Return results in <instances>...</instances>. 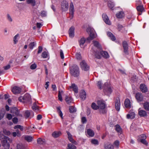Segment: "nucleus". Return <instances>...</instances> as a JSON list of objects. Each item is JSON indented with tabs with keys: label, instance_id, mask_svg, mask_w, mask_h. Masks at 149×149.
I'll return each mask as SVG.
<instances>
[{
	"label": "nucleus",
	"instance_id": "f257e3e1",
	"mask_svg": "<svg viewBox=\"0 0 149 149\" xmlns=\"http://www.w3.org/2000/svg\"><path fill=\"white\" fill-rule=\"evenodd\" d=\"M71 75L75 77H78L79 74V68L78 66L74 65L71 66L70 69Z\"/></svg>",
	"mask_w": 149,
	"mask_h": 149
},
{
	"label": "nucleus",
	"instance_id": "f03ea898",
	"mask_svg": "<svg viewBox=\"0 0 149 149\" xmlns=\"http://www.w3.org/2000/svg\"><path fill=\"white\" fill-rule=\"evenodd\" d=\"M1 143L2 146L5 149H9L10 147L9 143H11L12 140L8 137L3 136L1 139Z\"/></svg>",
	"mask_w": 149,
	"mask_h": 149
},
{
	"label": "nucleus",
	"instance_id": "7ed1b4c3",
	"mask_svg": "<svg viewBox=\"0 0 149 149\" xmlns=\"http://www.w3.org/2000/svg\"><path fill=\"white\" fill-rule=\"evenodd\" d=\"M18 99L21 102L26 103L30 100L31 97L29 94L26 93L23 96H20L19 97Z\"/></svg>",
	"mask_w": 149,
	"mask_h": 149
},
{
	"label": "nucleus",
	"instance_id": "20e7f679",
	"mask_svg": "<svg viewBox=\"0 0 149 149\" xmlns=\"http://www.w3.org/2000/svg\"><path fill=\"white\" fill-rule=\"evenodd\" d=\"M80 65L81 69L85 71H87L89 69V66L84 60H82L80 62Z\"/></svg>",
	"mask_w": 149,
	"mask_h": 149
},
{
	"label": "nucleus",
	"instance_id": "39448f33",
	"mask_svg": "<svg viewBox=\"0 0 149 149\" xmlns=\"http://www.w3.org/2000/svg\"><path fill=\"white\" fill-rule=\"evenodd\" d=\"M10 112L13 115V116L22 117V114L19 113V110L16 107H13L11 109Z\"/></svg>",
	"mask_w": 149,
	"mask_h": 149
},
{
	"label": "nucleus",
	"instance_id": "423d86ee",
	"mask_svg": "<svg viewBox=\"0 0 149 149\" xmlns=\"http://www.w3.org/2000/svg\"><path fill=\"white\" fill-rule=\"evenodd\" d=\"M61 9L63 11H65L68 10V4L65 0H63L61 3Z\"/></svg>",
	"mask_w": 149,
	"mask_h": 149
},
{
	"label": "nucleus",
	"instance_id": "0eeeda50",
	"mask_svg": "<svg viewBox=\"0 0 149 149\" xmlns=\"http://www.w3.org/2000/svg\"><path fill=\"white\" fill-rule=\"evenodd\" d=\"M70 19H72L73 17L74 10L73 4L72 2H71L70 6Z\"/></svg>",
	"mask_w": 149,
	"mask_h": 149
},
{
	"label": "nucleus",
	"instance_id": "6e6552de",
	"mask_svg": "<svg viewBox=\"0 0 149 149\" xmlns=\"http://www.w3.org/2000/svg\"><path fill=\"white\" fill-rule=\"evenodd\" d=\"M104 90L105 92H106L109 94H110L112 91L110 85L109 84L107 83H106L104 84Z\"/></svg>",
	"mask_w": 149,
	"mask_h": 149
},
{
	"label": "nucleus",
	"instance_id": "1a4fd4ad",
	"mask_svg": "<svg viewBox=\"0 0 149 149\" xmlns=\"http://www.w3.org/2000/svg\"><path fill=\"white\" fill-rule=\"evenodd\" d=\"M138 114L141 117H145L147 116V112L143 109L139 108L138 110Z\"/></svg>",
	"mask_w": 149,
	"mask_h": 149
},
{
	"label": "nucleus",
	"instance_id": "9d476101",
	"mask_svg": "<svg viewBox=\"0 0 149 149\" xmlns=\"http://www.w3.org/2000/svg\"><path fill=\"white\" fill-rule=\"evenodd\" d=\"M103 19L105 22L107 24L110 25L111 23L110 21L107 16L105 14H103L102 15Z\"/></svg>",
	"mask_w": 149,
	"mask_h": 149
},
{
	"label": "nucleus",
	"instance_id": "9b49d317",
	"mask_svg": "<svg viewBox=\"0 0 149 149\" xmlns=\"http://www.w3.org/2000/svg\"><path fill=\"white\" fill-rule=\"evenodd\" d=\"M123 45L124 49V52L126 54H128V45L127 42L126 41H124L123 43Z\"/></svg>",
	"mask_w": 149,
	"mask_h": 149
},
{
	"label": "nucleus",
	"instance_id": "f8f14e48",
	"mask_svg": "<svg viewBox=\"0 0 149 149\" xmlns=\"http://www.w3.org/2000/svg\"><path fill=\"white\" fill-rule=\"evenodd\" d=\"M97 104L99 107V108L101 109H104L105 108L106 105L103 101L98 100L97 102Z\"/></svg>",
	"mask_w": 149,
	"mask_h": 149
},
{
	"label": "nucleus",
	"instance_id": "ddd939ff",
	"mask_svg": "<svg viewBox=\"0 0 149 149\" xmlns=\"http://www.w3.org/2000/svg\"><path fill=\"white\" fill-rule=\"evenodd\" d=\"M21 91V89L17 86H15L12 89V91L14 94L19 93Z\"/></svg>",
	"mask_w": 149,
	"mask_h": 149
},
{
	"label": "nucleus",
	"instance_id": "4468645a",
	"mask_svg": "<svg viewBox=\"0 0 149 149\" xmlns=\"http://www.w3.org/2000/svg\"><path fill=\"white\" fill-rule=\"evenodd\" d=\"M74 28L73 26L70 27L69 30V34L70 37L72 38L74 36Z\"/></svg>",
	"mask_w": 149,
	"mask_h": 149
},
{
	"label": "nucleus",
	"instance_id": "2eb2a0df",
	"mask_svg": "<svg viewBox=\"0 0 149 149\" xmlns=\"http://www.w3.org/2000/svg\"><path fill=\"white\" fill-rule=\"evenodd\" d=\"M136 98L138 102H140L143 100V97L142 94L139 93H136Z\"/></svg>",
	"mask_w": 149,
	"mask_h": 149
},
{
	"label": "nucleus",
	"instance_id": "dca6fc26",
	"mask_svg": "<svg viewBox=\"0 0 149 149\" xmlns=\"http://www.w3.org/2000/svg\"><path fill=\"white\" fill-rule=\"evenodd\" d=\"M86 31L87 32H89L90 33V36L91 37V39H93L96 37V35L92 33L93 30L90 27H88L87 28Z\"/></svg>",
	"mask_w": 149,
	"mask_h": 149
},
{
	"label": "nucleus",
	"instance_id": "f3484780",
	"mask_svg": "<svg viewBox=\"0 0 149 149\" xmlns=\"http://www.w3.org/2000/svg\"><path fill=\"white\" fill-rule=\"evenodd\" d=\"M104 147L105 149H114V146L109 143L104 144Z\"/></svg>",
	"mask_w": 149,
	"mask_h": 149
},
{
	"label": "nucleus",
	"instance_id": "a211bd4d",
	"mask_svg": "<svg viewBox=\"0 0 149 149\" xmlns=\"http://www.w3.org/2000/svg\"><path fill=\"white\" fill-rule=\"evenodd\" d=\"M135 116L134 112H131L127 115V118L128 119H133L135 118Z\"/></svg>",
	"mask_w": 149,
	"mask_h": 149
},
{
	"label": "nucleus",
	"instance_id": "6ab92c4d",
	"mask_svg": "<svg viewBox=\"0 0 149 149\" xmlns=\"http://www.w3.org/2000/svg\"><path fill=\"white\" fill-rule=\"evenodd\" d=\"M140 88L141 91L145 93L147 91V88L145 84H141Z\"/></svg>",
	"mask_w": 149,
	"mask_h": 149
},
{
	"label": "nucleus",
	"instance_id": "aec40b11",
	"mask_svg": "<svg viewBox=\"0 0 149 149\" xmlns=\"http://www.w3.org/2000/svg\"><path fill=\"white\" fill-rule=\"evenodd\" d=\"M143 107L146 111H149V102L147 101L145 102L143 104Z\"/></svg>",
	"mask_w": 149,
	"mask_h": 149
},
{
	"label": "nucleus",
	"instance_id": "412c9836",
	"mask_svg": "<svg viewBox=\"0 0 149 149\" xmlns=\"http://www.w3.org/2000/svg\"><path fill=\"white\" fill-rule=\"evenodd\" d=\"M61 134L60 131H56L54 132L52 134V136L54 138H57Z\"/></svg>",
	"mask_w": 149,
	"mask_h": 149
},
{
	"label": "nucleus",
	"instance_id": "4be33fe9",
	"mask_svg": "<svg viewBox=\"0 0 149 149\" xmlns=\"http://www.w3.org/2000/svg\"><path fill=\"white\" fill-rule=\"evenodd\" d=\"M120 101L119 100L116 99L115 101V107L117 111H119L120 109Z\"/></svg>",
	"mask_w": 149,
	"mask_h": 149
},
{
	"label": "nucleus",
	"instance_id": "5701e85b",
	"mask_svg": "<svg viewBox=\"0 0 149 149\" xmlns=\"http://www.w3.org/2000/svg\"><path fill=\"white\" fill-rule=\"evenodd\" d=\"M80 97L83 100H84L86 98V94L85 91L84 90L81 91L80 94Z\"/></svg>",
	"mask_w": 149,
	"mask_h": 149
},
{
	"label": "nucleus",
	"instance_id": "b1692460",
	"mask_svg": "<svg viewBox=\"0 0 149 149\" xmlns=\"http://www.w3.org/2000/svg\"><path fill=\"white\" fill-rule=\"evenodd\" d=\"M125 107L127 108H130L131 107V104L130 100L128 99H126L125 101Z\"/></svg>",
	"mask_w": 149,
	"mask_h": 149
},
{
	"label": "nucleus",
	"instance_id": "393cba45",
	"mask_svg": "<svg viewBox=\"0 0 149 149\" xmlns=\"http://www.w3.org/2000/svg\"><path fill=\"white\" fill-rule=\"evenodd\" d=\"M24 138L25 140L29 142H31L33 139V137L28 135L24 136Z\"/></svg>",
	"mask_w": 149,
	"mask_h": 149
},
{
	"label": "nucleus",
	"instance_id": "a878e982",
	"mask_svg": "<svg viewBox=\"0 0 149 149\" xmlns=\"http://www.w3.org/2000/svg\"><path fill=\"white\" fill-rule=\"evenodd\" d=\"M6 112L4 108L0 110V120H1L4 117Z\"/></svg>",
	"mask_w": 149,
	"mask_h": 149
},
{
	"label": "nucleus",
	"instance_id": "bb28decb",
	"mask_svg": "<svg viewBox=\"0 0 149 149\" xmlns=\"http://www.w3.org/2000/svg\"><path fill=\"white\" fill-rule=\"evenodd\" d=\"M124 16V13L122 11L119 12L116 14V17L118 18H121L123 17Z\"/></svg>",
	"mask_w": 149,
	"mask_h": 149
},
{
	"label": "nucleus",
	"instance_id": "cd10ccee",
	"mask_svg": "<svg viewBox=\"0 0 149 149\" xmlns=\"http://www.w3.org/2000/svg\"><path fill=\"white\" fill-rule=\"evenodd\" d=\"M70 88H72L73 91L75 93L78 92V89L77 86L74 84H72Z\"/></svg>",
	"mask_w": 149,
	"mask_h": 149
},
{
	"label": "nucleus",
	"instance_id": "c85d7f7f",
	"mask_svg": "<svg viewBox=\"0 0 149 149\" xmlns=\"http://www.w3.org/2000/svg\"><path fill=\"white\" fill-rule=\"evenodd\" d=\"M100 54L102 56L105 58H107L109 57L108 53L107 52L102 51L100 52Z\"/></svg>",
	"mask_w": 149,
	"mask_h": 149
},
{
	"label": "nucleus",
	"instance_id": "c756f323",
	"mask_svg": "<svg viewBox=\"0 0 149 149\" xmlns=\"http://www.w3.org/2000/svg\"><path fill=\"white\" fill-rule=\"evenodd\" d=\"M26 2L28 4H30L32 6H34L36 4L35 0H26Z\"/></svg>",
	"mask_w": 149,
	"mask_h": 149
},
{
	"label": "nucleus",
	"instance_id": "7c9ffc66",
	"mask_svg": "<svg viewBox=\"0 0 149 149\" xmlns=\"http://www.w3.org/2000/svg\"><path fill=\"white\" fill-rule=\"evenodd\" d=\"M86 40L84 38H82L79 40V45L81 47H83V45L85 42Z\"/></svg>",
	"mask_w": 149,
	"mask_h": 149
},
{
	"label": "nucleus",
	"instance_id": "2f4dec72",
	"mask_svg": "<svg viewBox=\"0 0 149 149\" xmlns=\"http://www.w3.org/2000/svg\"><path fill=\"white\" fill-rule=\"evenodd\" d=\"M137 10L141 12V13H139V15H141V13L144 10V8L143 6H139L137 7Z\"/></svg>",
	"mask_w": 149,
	"mask_h": 149
},
{
	"label": "nucleus",
	"instance_id": "473e14b6",
	"mask_svg": "<svg viewBox=\"0 0 149 149\" xmlns=\"http://www.w3.org/2000/svg\"><path fill=\"white\" fill-rule=\"evenodd\" d=\"M87 133L88 135L91 137H93L94 136V132L91 129H88L87 130Z\"/></svg>",
	"mask_w": 149,
	"mask_h": 149
},
{
	"label": "nucleus",
	"instance_id": "72a5a7b5",
	"mask_svg": "<svg viewBox=\"0 0 149 149\" xmlns=\"http://www.w3.org/2000/svg\"><path fill=\"white\" fill-rule=\"evenodd\" d=\"M93 44L94 46L97 47L98 49H100L101 46L98 42L95 41H93Z\"/></svg>",
	"mask_w": 149,
	"mask_h": 149
},
{
	"label": "nucleus",
	"instance_id": "f704fd0d",
	"mask_svg": "<svg viewBox=\"0 0 149 149\" xmlns=\"http://www.w3.org/2000/svg\"><path fill=\"white\" fill-rule=\"evenodd\" d=\"M37 142L38 144H43L45 143V140L41 138H39L37 140Z\"/></svg>",
	"mask_w": 149,
	"mask_h": 149
},
{
	"label": "nucleus",
	"instance_id": "c9c22d12",
	"mask_svg": "<svg viewBox=\"0 0 149 149\" xmlns=\"http://www.w3.org/2000/svg\"><path fill=\"white\" fill-rule=\"evenodd\" d=\"M116 130L118 133L121 134L122 132V129L119 125H116Z\"/></svg>",
	"mask_w": 149,
	"mask_h": 149
},
{
	"label": "nucleus",
	"instance_id": "e433bc0d",
	"mask_svg": "<svg viewBox=\"0 0 149 149\" xmlns=\"http://www.w3.org/2000/svg\"><path fill=\"white\" fill-rule=\"evenodd\" d=\"M38 106L36 102H34L32 107V109L34 111H38L39 110Z\"/></svg>",
	"mask_w": 149,
	"mask_h": 149
},
{
	"label": "nucleus",
	"instance_id": "4c0bfd02",
	"mask_svg": "<svg viewBox=\"0 0 149 149\" xmlns=\"http://www.w3.org/2000/svg\"><path fill=\"white\" fill-rule=\"evenodd\" d=\"M107 35L112 40H116V38L110 32H108L107 33Z\"/></svg>",
	"mask_w": 149,
	"mask_h": 149
},
{
	"label": "nucleus",
	"instance_id": "58836bf2",
	"mask_svg": "<svg viewBox=\"0 0 149 149\" xmlns=\"http://www.w3.org/2000/svg\"><path fill=\"white\" fill-rule=\"evenodd\" d=\"M119 144L120 142L118 140H116L113 143L114 146L116 148H119Z\"/></svg>",
	"mask_w": 149,
	"mask_h": 149
},
{
	"label": "nucleus",
	"instance_id": "ea45409f",
	"mask_svg": "<svg viewBox=\"0 0 149 149\" xmlns=\"http://www.w3.org/2000/svg\"><path fill=\"white\" fill-rule=\"evenodd\" d=\"M68 148L67 149H76V147L73 144L71 143H69L68 145Z\"/></svg>",
	"mask_w": 149,
	"mask_h": 149
},
{
	"label": "nucleus",
	"instance_id": "a19ab883",
	"mask_svg": "<svg viewBox=\"0 0 149 149\" xmlns=\"http://www.w3.org/2000/svg\"><path fill=\"white\" fill-rule=\"evenodd\" d=\"M65 101L68 104H69L72 101V98L67 96L65 97Z\"/></svg>",
	"mask_w": 149,
	"mask_h": 149
},
{
	"label": "nucleus",
	"instance_id": "79ce46f5",
	"mask_svg": "<svg viewBox=\"0 0 149 149\" xmlns=\"http://www.w3.org/2000/svg\"><path fill=\"white\" fill-rule=\"evenodd\" d=\"M91 107L94 110H97L99 109L98 106H97L95 103H93L91 105Z\"/></svg>",
	"mask_w": 149,
	"mask_h": 149
},
{
	"label": "nucleus",
	"instance_id": "37998d69",
	"mask_svg": "<svg viewBox=\"0 0 149 149\" xmlns=\"http://www.w3.org/2000/svg\"><path fill=\"white\" fill-rule=\"evenodd\" d=\"M91 142L92 144L94 145H98L99 144V142L97 139H92Z\"/></svg>",
	"mask_w": 149,
	"mask_h": 149
},
{
	"label": "nucleus",
	"instance_id": "c03bdc74",
	"mask_svg": "<svg viewBox=\"0 0 149 149\" xmlns=\"http://www.w3.org/2000/svg\"><path fill=\"white\" fill-rule=\"evenodd\" d=\"M69 110L70 112L73 113L76 111V109L73 106H70L69 107Z\"/></svg>",
	"mask_w": 149,
	"mask_h": 149
},
{
	"label": "nucleus",
	"instance_id": "a18cd8bd",
	"mask_svg": "<svg viewBox=\"0 0 149 149\" xmlns=\"http://www.w3.org/2000/svg\"><path fill=\"white\" fill-rule=\"evenodd\" d=\"M108 6L111 9H112L114 6V4L113 2L111 1H109L108 3Z\"/></svg>",
	"mask_w": 149,
	"mask_h": 149
},
{
	"label": "nucleus",
	"instance_id": "49530a36",
	"mask_svg": "<svg viewBox=\"0 0 149 149\" xmlns=\"http://www.w3.org/2000/svg\"><path fill=\"white\" fill-rule=\"evenodd\" d=\"M100 52L99 53V52H95V57L98 58L100 59L101 58V56Z\"/></svg>",
	"mask_w": 149,
	"mask_h": 149
},
{
	"label": "nucleus",
	"instance_id": "de8ad7c7",
	"mask_svg": "<svg viewBox=\"0 0 149 149\" xmlns=\"http://www.w3.org/2000/svg\"><path fill=\"white\" fill-rule=\"evenodd\" d=\"M24 146L22 144H19L17 145V149H24Z\"/></svg>",
	"mask_w": 149,
	"mask_h": 149
},
{
	"label": "nucleus",
	"instance_id": "09e8293b",
	"mask_svg": "<svg viewBox=\"0 0 149 149\" xmlns=\"http://www.w3.org/2000/svg\"><path fill=\"white\" fill-rule=\"evenodd\" d=\"M35 43L34 42H31L29 45V48H30V49H32L33 48V47L35 46Z\"/></svg>",
	"mask_w": 149,
	"mask_h": 149
},
{
	"label": "nucleus",
	"instance_id": "8fccbe9b",
	"mask_svg": "<svg viewBox=\"0 0 149 149\" xmlns=\"http://www.w3.org/2000/svg\"><path fill=\"white\" fill-rule=\"evenodd\" d=\"M30 114V111H26L25 112L24 116L26 118H28Z\"/></svg>",
	"mask_w": 149,
	"mask_h": 149
},
{
	"label": "nucleus",
	"instance_id": "3c124183",
	"mask_svg": "<svg viewBox=\"0 0 149 149\" xmlns=\"http://www.w3.org/2000/svg\"><path fill=\"white\" fill-rule=\"evenodd\" d=\"M19 36V35L18 34L16 35L13 38V41L14 44H16L18 42V40L17 39V38Z\"/></svg>",
	"mask_w": 149,
	"mask_h": 149
},
{
	"label": "nucleus",
	"instance_id": "603ef678",
	"mask_svg": "<svg viewBox=\"0 0 149 149\" xmlns=\"http://www.w3.org/2000/svg\"><path fill=\"white\" fill-rule=\"evenodd\" d=\"M14 128L15 129L19 128V129L21 130L22 131L23 129V127L21 125H17L15 126Z\"/></svg>",
	"mask_w": 149,
	"mask_h": 149
},
{
	"label": "nucleus",
	"instance_id": "864d4df0",
	"mask_svg": "<svg viewBox=\"0 0 149 149\" xmlns=\"http://www.w3.org/2000/svg\"><path fill=\"white\" fill-rule=\"evenodd\" d=\"M3 132L4 134L7 135H9L10 134V132L9 131L5 129L3 130Z\"/></svg>",
	"mask_w": 149,
	"mask_h": 149
},
{
	"label": "nucleus",
	"instance_id": "5fc2aeb1",
	"mask_svg": "<svg viewBox=\"0 0 149 149\" xmlns=\"http://www.w3.org/2000/svg\"><path fill=\"white\" fill-rule=\"evenodd\" d=\"M42 56L44 58H47L48 56L47 53L46 52H44L42 54Z\"/></svg>",
	"mask_w": 149,
	"mask_h": 149
},
{
	"label": "nucleus",
	"instance_id": "6e6d98bb",
	"mask_svg": "<svg viewBox=\"0 0 149 149\" xmlns=\"http://www.w3.org/2000/svg\"><path fill=\"white\" fill-rule=\"evenodd\" d=\"M61 95L62 94H61V91H59L58 97V100L61 101H62V100Z\"/></svg>",
	"mask_w": 149,
	"mask_h": 149
},
{
	"label": "nucleus",
	"instance_id": "4d7b16f0",
	"mask_svg": "<svg viewBox=\"0 0 149 149\" xmlns=\"http://www.w3.org/2000/svg\"><path fill=\"white\" fill-rule=\"evenodd\" d=\"M37 67V65L36 64L34 63L32 64L30 67V68L31 70H34Z\"/></svg>",
	"mask_w": 149,
	"mask_h": 149
},
{
	"label": "nucleus",
	"instance_id": "13d9d810",
	"mask_svg": "<svg viewBox=\"0 0 149 149\" xmlns=\"http://www.w3.org/2000/svg\"><path fill=\"white\" fill-rule=\"evenodd\" d=\"M140 141V142L144 144L146 146L148 145V143L147 142L146 139H141Z\"/></svg>",
	"mask_w": 149,
	"mask_h": 149
},
{
	"label": "nucleus",
	"instance_id": "bf43d9fd",
	"mask_svg": "<svg viewBox=\"0 0 149 149\" xmlns=\"http://www.w3.org/2000/svg\"><path fill=\"white\" fill-rule=\"evenodd\" d=\"M40 15L42 17H45L47 15L46 12L44 10L42 11L41 12Z\"/></svg>",
	"mask_w": 149,
	"mask_h": 149
},
{
	"label": "nucleus",
	"instance_id": "052dcab7",
	"mask_svg": "<svg viewBox=\"0 0 149 149\" xmlns=\"http://www.w3.org/2000/svg\"><path fill=\"white\" fill-rule=\"evenodd\" d=\"M12 116L11 114L9 113H7L6 115V118L9 120H11L12 118Z\"/></svg>",
	"mask_w": 149,
	"mask_h": 149
},
{
	"label": "nucleus",
	"instance_id": "680f3d73",
	"mask_svg": "<svg viewBox=\"0 0 149 149\" xmlns=\"http://www.w3.org/2000/svg\"><path fill=\"white\" fill-rule=\"evenodd\" d=\"M7 19L9 22H12L13 19H12L11 16L9 14H7Z\"/></svg>",
	"mask_w": 149,
	"mask_h": 149
},
{
	"label": "nucleus",
	"instance_id": "e2e57ef3",
	"mask_svg": "<svg viewBox=\"0 0 149 149\" xmlns=\"http://www.w3.org/2000/svg\"><path fill=\"white\" fill-rule=\"evenodd\" d=\"M68 139L71 142L73 143L74 144H77V142L73 139L72 137Z\"/></svg>",
	"mask_w": 149,
	"mask_h": 149
},
{
	"label": "nucleus",
	"instance_id": "0e129e2a",
	"mask_svg": "<svg viewBox=\"0 0 149 149\" xmlns=\"http://www.w3.org/2000/svg\"><path fill=\"white\" fill-rule=\"evenodd\" d=\"M10 68V64H8L6 66H4L3 67L4 69L5 70H7L9 69Z\"/></svg>",
	"mask_w": 149,
	"mask_h": 149
},
{
	"label": "nucleus",
	"instance_id": "69168bd1",
	"mask_svg": "<svg viewBox=\"0 0 149 149\" xmlns=\"http://www.w3.org/2000/svg\"><path fill=\"white\" fill-rule=\"evenodd\" d=\"M146 136L144 134H142L139 136V139H140V140L141 139H146Z\"/></svg>",
	"mask_w": 149,
	"mask_h": 149
},
{
	"label": "nucleus",
	"instance_id": "338daca9",
	"mask_svg": "<svg viewBox=\"0 0 149 149\" xmlns=\"http://www.w3.org/2000/svg\"><path fill=\"white\" fill-rule=\"evenodd\" d=\"M76 58L80 60L81 59V56L80 54L79 53H77L76 54Z\"/></svg>",
	"mask_w": 149,
	"mask_h": 149
},
{
	"label": "nucleus",
	"instance_id": "774afa93",
	"mask_svg": "<svg viewBox=\"0 0 149 149\" xmlns=\"http://www.w3.org/2000/svg\"><path fill=\"white\" fill-rule=\"evenodd\" d=\"M12 121L14 123L16 124L18 122V119L16 117L14 118L13 119Z\"/></svg>",
	"mask_w": 149,
	"mask_h": 149
}]
</instances>
